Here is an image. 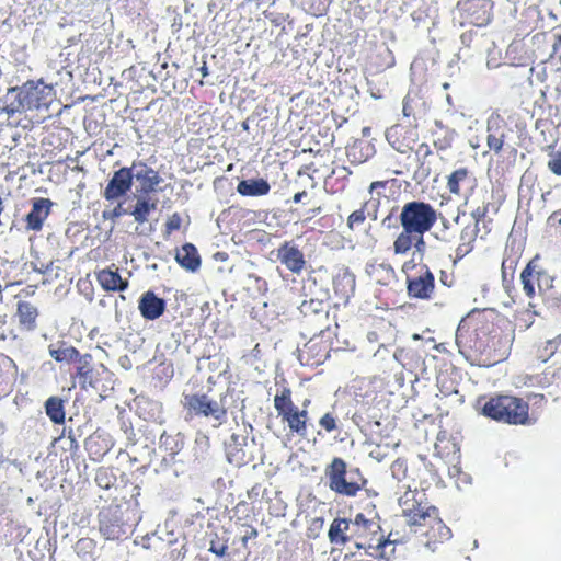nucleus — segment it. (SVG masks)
I'll list each match as a JSON object with an SVG mask.
<instances>
[{"mask_svg": "<svg viewBox=\"0 0 561 561\" xmlns=\"http://www.w3.org/2000/svg\"><path fill=\"white\" fill-rule=\"evenodd\" d=\"M513 341L512 323L484 311L468 316L460 322L456 333L460 353L472 364L484 367L503 360Z\"/></svg>", "mask_w": 561, "mask_h": 561, "instance_id": "1", "label": "nucleus"}, {"mask_svg": "<svg viewBox=\"0 0 561 561\" xmlns=\"http://www.w3.org/2000/svg\"><path fill=\"white\" fill-rule=\"evenodd\" d=\"M328 537L332 545L344 547L354 543L356 549H363L367 556L378 560H389L394 553V541L385 537L377 520L367 518L363 513H357L354 519L334 518Z\"/></svg>", "mask_w": 561, "mask_h": 561, "instance_id": "2", "label": "nucleus"}, {"mask_svg": "<svg viewBox=\"0 0 561 561\" xmlns=\"http://www.w3.org/2000/svg\"><path fill=\"white\" fill-rule=\"evenodd\" d=\"M438 219L437 210L422 201L405 203L399 215L402 230L392 243L396 255H407L411 250L421 255L426 250L425 234L433 229Z\"/></svg>", "mask_w": 561, "mask_h": 561, "instance_id": "3", "label": "nucleus"}, {"mask_svg": "<svg viewBox=\"0 0 561 561\" xmlns=\"http://www.w3.org/2000/svg\"><path fill=\"white\" fill-rule=\"evenodd\" d=\"M56 96L53 85L44 83L43 79L28 80L21 87L8 89L1 112L9 117L16 113L33 110H48Z\"/></svg>", "mask_w": 561, "mask_h": 561, "instance_id": "4", "label": "nucleus"}, {"mask_svg": "<svg viewBox=\"0 0 561 561\" xmlns=\"http://www.w3.org/2000/svg\"><path fill=\"white\" fill-rule=\"evenodd\" d=\"M477 410L484 417L503 424L525 426L534 423L529 414V403L516 396L479 397Z\"/></svg>", "mask_w": 561, "mask_h": 561, "instance_id": "5", "label": "nucleus"}, {"mask_svg": "<svg viewBox=\"0 0 561 561\" xmlns=\"http://www.w3.org/2000/svg\"><path fill=\"white\" fill-rule=\"evenodd\" d=\"M207 390L184 392L182 405L184 411L190 417H205L211 419L221 425L227 421L229 407L227 405V399L230 389L227 388L216 397L214 393L213 386L216 380L213 376L207 378Z\"/></svg>", "mask_w": 561, "mask_h": 561, "instance_id": "6", "label": "nucleus"}, {"mask_svg": "<svg viewBox=\"0 0 561 561\" xmlns=\"http://www.w3.org/2000/svg\"><path fill=\"white\" fill-rule=\"evenodd\" d=\"M324 478L328 488L343 497H356L368 484L359 468L347 470L346 461L340 457H334L325 466Z\"/></svg>", "mask_w": 561, "mask_h": 561, "instance_id": "7", "label": "nucleus"}, {"mask_svg": "<svg viewBox=\"0 0 561 561\" xmlns=\"http://www.w3.org/2000/svg\"><path fill=\"white\" fill-rule=\"evenodd\" d=\"M405 274L407 294L412 299L431 300L435 291V276L428 265H416L412 260L401 266Z\"/></svg>", "mask_w": 561, "mask_h": 561, "instance_id": "8", "label": "nucleus"}, {"mask_svg": "<svg viewBox=\"0 0 561 561\" xmlns=\"http://www.w3.org/2000/svg\"><path fill=\"white\" fill-rule=\"evenodd\" d=\"M99 531L106 540H119L127 537L130 526L123 505L115 500L98 513Z\"/></svg>", "mask_w": 561, "mask_h": 561, "instance_id": "9", "label": "nucleus"}, {"mask_svg": "<svg viewBox=\"0 0 561 561\" xmlns=\"http://www.w3.org/2000/svg\"><path fill=\"white\" fill-rule=\"evenodd\" d=\"M407 486L408 491L400 499L402 515L409 525L425 526L426 518L437 513V508L428 505L424 493L419 492L416 488L411 490V485Z\"/></svg>", "mask_w": 561, "mask_h": 561, "instance_id": "10", "label": "nucleus"}, {"mask_svg": "<svg viewBox=\"0 0 561 561\" xmlns=\"http://www.w3.org/2000/svg\"><path fill=\"white\" fill-rule=\"evenodd\" d=\"M493 3L490 0H462L457 3L461 26H486L492 20Z\"/></svg>", "mask_w": 561, "mask_h": 561, "instance_id": "11", "label": "nucleus"}, {"mask_svg": "<svg viewBox=\"0 0 561 561\" xmlns=\"http://www.w3.org/2000/svg\"><path fill=\"white\" fill-rule=\"evenodd\" d=\"M478 186V179L474 172L467 167L455 169L446 181V187L451 195L463 196L465 204L469 203V195Z\"/></svg>", "mask_w": 561, "mask_h": 561, "instance_id": "12", "label": "nucleus"}, {"mask_svg": "<svg viewBox=\"0 0 561 561\" xmlns=\"http://www.w3.org/2000/svg\"><path fill=\"white\" fill-rule=\"evenodd\" d=\"M331 343L322 337L310 339L298 353L302 366L318 367L330 356Z\"/></svg>", "mask_w": 561, "mask_h": 561, "instance_id": "13", "label": "nucleus"}, {"mask_svg": "<svg viewBox=\"0 0 561 561\" xmlns=\"http://www.w3.org/2000/svg\"><path fill=\"white\" fill-rule=\"evenodd\" d=\"M133 168L123 167L114 172L112 179L103 191V197L113 202L126 195L133 186Z\"/></svg>", "mask_w": 561, "mask_h": 561, "instance_id": "14", "label": "nucleus"}, {"mask_svg": "<svg viewBox=\"0 0 561 561\" xmlns=\"http://www.w3.org/2000/svg\"><path fill=\"white\" fill-rule=\"evenodd\" d=\"M276 257L293 274L300 275L307 265L304 252L294 241L282 243L276 250Z\"/></svg>", "mask_w": 561, "mask_h": 561, "instance_id": "15", "label": "nucleus"}, {"mask_svg": "<svg viewBox=\"0 0 561 561\" xmlns=\"http://www.w3.org/2000/svg\"><path fill=\"white\" fill-rule=\"evenodd\" d=\"M523 252L524 244L520 240L516 238L507 240L501 266L502 279L504 283L513 280Z\"/></svg>", "mask_w": 561, "mask_h": 561, "instance_id": "16", "label": "nucleus"}, {"mask_svg": "<svg viewBox=\"0 0 561 561\" xmlns=\"http://www.w3.org/2000/svg\"><path fill=\"white\" fill-rule=\"evenodd\" d=\"M134 178L139 183L138 192L141 195H149L157 191V186L162 181L159 172L149 167L146 162H134L133 165Z\"/></svg>", "mask_w": 561, "mask_h": 561, "instance_id": "17", "label": "nucleus"}, {"mask_svg": "<svg viewBox=\"0 0 561 561\" xmlns=\"http://www.w3.org/2000/svg\"><path fill=\"white\" fill-rule=\"evenodd\" d=\"M54 203L49 198L36 197L32 199L31 211L25 216L27 230L41 231L45 220L48 218Z\"/></svg>", "mask_w": 561, "mask_h": 561, "instance_id": "18", "label": "nucleus"}, {"mask_svg": "<svg viewBox=\"0 0 561 561\" xmlns=\"http://www.w3.org/2000/svg\"><path fill=\"white\" fill-rule=\"evenodd\" d=\"M386 136L390 145L401 153H407L413 150L417 140V133L415 129L400 125L392 126L388 129Z\"/></svg>", "mask_w": 561, "mask_h": 561, "instance_id": "19", "label": "nucleus"}, {"mask_svg": "<svg viewBox=\"0 0 561 561\" xmlns=\"http://www.w3.org/2000/svg\"><path fill=\"white\" fill-rule=\"evenodd\" d=\"M226 454L228 461L236 467L245 466L254 459L247 438L236 434L231 435L230 442L226 445Z\"/></svg>", "mask_w": 561, "mask_h": 561, "instance_id": "20", "label": "nucleus"}, {"mask_svg": "<svg viewBox=\"0 0 561 561\" xmlns=\"http://www.w3.org/2000/svg\"><path fill=\"white\" fill-rule=\"evenodd\" d=\"M165 308V300L158 297L152 290L145 291L138 301L139 312L148 321L160 318L164 313Z\"/></svg>", "mask_w": 561, "mask_h": 561, "instance_id": "21", "label": "nucleus"}, {"mask_svg": "<svg viewBox=\"0 0 561 561\" xmlns=\"http://www.w3.org/2000/svg\"><path fill=\"white\" fill-rule=\"evenodd\" d=\"M112 437L96 430L84 442L85 450L93 461L101 460L113 447Z\"/></svg>", "mask_w": 561, "mask_h": 561, "instance_id": "22", "label": "nucleus"}, {"mask_svg": "<svg viewBox=\"0 0 561 561\" xmlns=\"http://www.w3.org/2000/svg\"><path fill=\"white\" fill-rule=\"evenodd\" d=\"M506 124L503 118L497 115L488 121L486 127V145L495 154H500L504 148L506 139Z\"/></svg>", "mask_w": 561, "mask_h": 561, "instance_id": "23", "label": "nucleus"}, {"mask_svg": "<svg viewBox=\"0 0 561 561\" xmlns=\"http://www.w3.org/2000/svg\"><path fill=\"white\" fill-rule=\"evenodd\" d=\"M15 317L22 331L33 332L37 329L39 311L31 301L19 300L16 302Z\"/></svg>", "mask_w": 561, "mask_h": 561, "instance_id": "24", "label": "nucleus"}, {"mask_svg": "<svg viewBox=\"0 0 561 561\" xmlns=\"http://www.w3.org/2000/svg\"><path fill=\"white\" fill-rule=\"evenodd\" d=\"M95 278L105 291H124L129 286L128 280L122 278L114 264L96 272Z\"/></svg>", "mask_w": 561, "mask_h": 561, "instance_id": "25", "label": "nucleus"}, {"mask_svg": "<svg viewBox=\"0 0 561 561\" xmlns=\"http://www.w3.org/2000/svg\"><path fill=\"white\" fill-rule=\"evenodd\" d=\"M424 527H427V529L422 533L427 538L426 545L443 542L451 537L449 527H447L438 516V512L426 518V525Z\"/></svg>", "mask_w": 561, "mask_h": 561, "instance_id": "26", "label": "nucleus"}, {"mask_svg": "<svg viewBox=\"0 0 561 561\" xmlns=\"http://www.w3.org/2000/svg\"><path fill=\"white\" fill-rule=\"evenodd\" d=\"M493 208L492 203L489 199L483 198L481 205L476 206L470 216L473 220L472 225H467L469 228H477V234L479 236L482 231L488 234L491 231L492 218L489 217V213Z\"/></svg>", "mask_w": 561, "mask_h": 561, "instance_id": "27", "label": "nucleus"}, {"mask_svg": "<svg viewBox=\"0 0 561 561\" xmlns=\"http://www.w3.org/2000/svg\"><path fill=\"white\" fill-rule=\"evenodd\" d=\"M309 400H306L302 403L304 409H295L290 413H287V415H284L282 421L287 424L289 431L291 433H295L299 436H305L307 433V423L309 420L308 411L306 410V407L308 405Z\"/></svg>", "mask_w": 561, "mask_h": 561, "instance_id": "28", "label": "nucleus"}, {"mask_svg": "<svg viewBox=\"0 0 561 561\" xmlns=\"http://www.w3.org/2000/svg\"><path fill=\"white\" fill-rule=\"evenodd\" d=\"M175 261L188 272H196L201 266V256L196 247L192 243H185L176 250Z\"/></svg>", "mask_w": 561, "mask_h": 561, "instance_id": "29", "label": "nucleus"}, {"mask_svg": "<svg viewBox=\"0 0 561 561\" xmlns=\"http://www.w3.org/2000/svg\"><path fill=\"white\" fill-rule=\"evenodd\" d=\"M270 191V183L262 178L242 180L237 185V192L242 196H264Z\"/></svg>", "mask_w": 561, "mask_h": 561, "instance_id": "30", "label": "nucleus"}, {"mask_svg": "<svg viewBox=\"0 0 561 561\" xmlns=\"http://www.w3.org/2000/svg\"><path fill=\"white\" fill-rule=\"evenodd\" d=\"M157 209V201H152L148 195H141L137 198L134 208L129 211V215L134 217V220L142 225L148 221L151 211Z\"/></svg>", "mask_w": 561, "mask_h": 561, "instance_id": "31", "label": "nucleus"}, {"mask_svg": "<svg viewBox=\"0 0 561 561\" xmlns=\"http://www.w3.org/2000/svg\"><path fill=\"white\" fill-rule=\"evenodd\" d=\"M477 228L463 227L460 232V243L455 249L454 263L462 260L474 249V241L478 238Z\"/></svg>", "mask_w": 561, "mask_h": 561, "instance_id": "32", "label": "nucleus"}, {"mask_svg": "<svg viewBox=\"0 0 561 561\" xmlns=\"http://www.w3.org/2000/svg\"><path fill=\"white\" fill-rule=\"evenodd\" d=\"M538 267V256L531 259L520 274L523 290L528 298H534L537 294L536 274Z\"/></svg>", "mask_w": 561, "mask_h": 561, "instance_id": "33", "label": "nucleus"}, {"mask_svg": "<svg viewBox=\"0 0 561 561\" xmlns=\"http://www.w3.org/2000/svg\"><path fill=\"white\" fill-rule=\"evenodd\" d=\"M48 352L50 357L58 363L75 364L76 359H79V351L66 342H59L57 345L50 344Z\"/></svg>", "mask_w": 561, "mask_h": 561, "instance_id": "34", "label": "nucleus"}, {"mask_svg": "<svg viewBox=\"0 0 561 561\" xmlns=\"http://www.w3.org/2000/svg\"><path fill=\"white\" fill-rule=\"evenodd\" d=\"M274 408L280 419L298 408L293 401V391L289 387L284 386L277 391L274 397Z\"/></svg>", "mask_w": 561, "mask_h": 561, "instance_id": "35", "label": "nucleus"}, {"mask_svg": "<svg viewBox=\"0 0 561 561\" xmlns=\"http://www.w3.org/2000/svg\"><path fill=\"white\" fill-rule=\"evenodd\" d=\"M367 273L370 278L380 285H388L396 277V271L389 263L369 264Z\"/></svg>", "mask_w": 561, "mask_h": 561, "instance_id": "36", "label": "nucleus"}, {"mask_svg": "<svg viewBox=\"0 0 561 561\" xmlns=\"http://www.w3.org/2000/svg\"><path fill=\"white\" fill-rule=\"evenodd\" d=\"M436 126L439 128L438 131L433 133V145L436 150L445 151L451 148L455 139V131L445 127L440 122H436Z\"/></svg>", "mask_w": 561, "mask_h": 561, "instance_id": "37", "label": "nucleus"}, {"mask_svg": "<svg viewBox=\"0 0 561 561\" xmlns=\"http://www.w3.org/2000/svg\"><path fill=\"white\" fill-rule=\"evenodd\" d=\"M45 411L50 421L55 424L65 422L64 401L59 397H50L45 402Z\"/></svg>", "mask_w": 561, "mask_h": 561, "instance_id": "38", "label": "nucleus"}, {"mask_svg": "<svg viewBox=\"0 0 561 561\" xmlns=\"http://www.w3.org/2000/svg\"><path fill=\"white\" fill-rule=\"evenodd\" d=\"M95 483L104 490H117V478L110 467H100L95 472Z\"/></svg>", "mask_w": 561, "mask_h": 561, "instance_id": "39", "label": "nucleus"}, {"mask_svg": "<svg viewBox=\"0 0 561 561\" xmlns=\"http://www.w3.org/2000/svg\"><path fill=\"white\" fill-rule=\"evenodd\" d=\"M93 357L91 354H80L79 359H76V375L83 379L84 381L92 377L93 367H92Z\"/></svg>", "mask_w": 561, "mask_h": 561, "instance_id": "40", "label": "nucleus"}, {"mask_svg": "<svg viewBox=\"0 0 561 561\" xmlns=\"http://www.w3.org/2000/svg\"><path fill=\"white\" fill-rule=\"evenodd\" d=\"M432 154V149L426 142L420 144L415 150V156L420 164V169L426 176L430 175L431 173V164L427 161V158L431 157Z\"/></svg>", "mask_w": 561, "mask_h": 561, "instance_id": "41", "label": "nucleus"}, {"mask_svg": "<svg viewBox=\"0 0 561 561\" xmlns=\"http://www.w3.org/2000/svg\"><path fill=\"white\" fill-rule=\"evenodd\" d=\"M301 311L305 316H308L309 313H316L323 316L325 319L329 317L327 305L322 300L311 299L309 301H304L301 305Z\"/></svg>", "mask_w": 561, "mask_h": 561, "instance_id": "42", "label": "nucleus"}, {"mask_svg": "<svg viewBox=\"0 0 561 561\" xmlns=\"http://www.w3.org/2000/svg\"><path fill=\"white\" fill-rule=\"evenodd\" d=\"M547 150L549 158L547 162L548 170L552 174L561 176V149L556 150L552 146H548Z\"/></svg>", "mask_w": 561, "mask_h": 561, "instance_id": "43", "label": "nucleus"}, {"mask_svg": "<svg viewBox=\"0 0 561 561\" xmlns=\"http://www.w3.org/2000/svg\"><path fill=\"white\" fill-rule=\"evenodd\" d=\"M368 205L369 202H365L359 209H356L348 215L346 225L350 230H354L365 222Z\"/></svg>", "mask_w": 561, "mask_h": 561, "instance_id": "44", "label": "nucleus"}, {"mask_svg": "<svg viewBox=\"0 0 561 561\" xmlns=\"http://www.w3.org/2000/svg\"><path fill=\"white\" fill-rule=\"evenodd\" d=\"M95 548L96 542L92 538L88 537L80 538L75 545V551L81 558L92 556L95 551Z\"/></svg>", "mask_w": 561, "mask_h": 561, "instance_id": "45", "label": "nucleus"}, {"mask_svg": "<svg viewBox=\"0 0 561 561\" xmlns=\"http://www.w3.org/2000/svg\"><path fill=\"white\" fill-rule=\"evenodd\" d=\"M536 282L537 288L539 293H546L547 290L553 287V277L548 274L545 270H542L539 265L537 267Z\"/></svg>", "mask_w": 561, "mask_h": 561, "instance_id": "46", "label": "nucleus"}, {"mask_svg": "<svg viewBox=\"0 0 561 561\" xmlns=\"http://www.w3.org/2000/svg\"><path fill=\"white\" fill-rule=\"evenodd\" d=\"M337 417L332 412H327L319 420V425L327 432L332 433L337 430Z\"/></svg>", "mask_w": 561, "mask_h": 561, "instance_id": "47", "label": "nucleus"}, {"mask_svg": "<svg viewBox=\"0 0 561 561\" xmlns=\"http://www.w3.org/2000/svg\"><path fill=\"white\" fill-rule=\"evenodd\" d=\"M553 382H561V366L557 368L549 367L542 373V379L540 380L542 386H549Z\"/></svg>", "mask_w": 561, "mask_h": 561, "instance_id": "48", "label": "nucleus"}, {"mask_svg": "<svg viewBox=\"0 0 561 561\" xmlns=\"http://www.w3.org/2000/svg\"><path fill=\"white\" fill-rule=\"evenodd\" d=\"M554 354L556 351H553V347L551 346L549 341H546L543 344L538 345L535 351L536 358L541 363H546Z\"/></svg>", "mask_w": 561, "mask_h": 561, "instance_id": "49", "label": "nucleus"}, {"mask_svg": "<svg viewBox=\"0 0 561 561\" xmlns=\"http://www.w3.org/2000/svg\"><path fill=\"white\" fill-rule=\"evenodd\" d=\"M182 225V218L180 214L174 213L171 216L168 217L165 224H164V236L169 237L174 231H178L181 229Z\"/></svg>", "mask_w": 561, "mask_h": 561, "instance_id": "50", "label": "nucleus"}, {"mask_svg": "<svg viewBox=\"0 0 561 561\" xmlns=\"http://www.w3.org/2000/svg\"><path fill=\"white\" fill-rule=\"evenodd\" d=\"M126 214H129V211L123 207L122 203H118L112 210L103 211V218L110 219V220H115L116 218H119Z\"/></svg>", "mask_w": 561, "mask_h": 561, "instance_id": "51", "label": "nucleus"}, {"mask_svg": "<svg viewBox=\"0 0 561 561\" xmlns=\"http://www.w3.org/2000/svg\"><path fill=\"white\" fill-rule=\"evenodd\" d=\"M391 470L393 477H396L398 480L405 478L407 467L404 461L396 460L391 466Z\"/></svg>", "mask_w": 561, "mask_h": 561, "instance_id": "52", "label": "nucleus"}, {"mask_svg": "<svg viewBox=\"0 0 561 561\" xmlns=\"http://www.w3.org/2000/svg\"><path fill=\"white\" fill-rule=\"evenodd\" d=\"M222 365H224V369L219 371V375H224V374L228 373L229 365H228L227 360H225L222 357H214L213 359L210 358L209 368L211 370L220 368Z\"/></svg>", "mask_w": 561, "mask_h": 561, "instance_id": "53", "label": "nucleus"}, {"mask_svg": "<svg viewBox=\"0 0 561 561\" xmlns=\"http://www.w3.org/2000/svg\"><path fill=\"white\" fill-rule=\"evenodd\" d=\"M439 282L442 285L450 288L456 284V277L454 273L442 270L439 273Z\"/></svg>", "mask_w": 561, "mask_h": 561, "instance_id": "54", "label": "nucleus"}, {"mask_svg": "<svg viewBox=\"0 0 561 561\" xmlns=\"http://www.w3.org/2000/svg\"><path fill=\"white\" fill-rule=\"evenodd\" d=\"M257 535H259V533H257L255 527L248 526L245 531H244V534H243V536H242V538H241L242 545L245 547L248 540L256 538Z\"/></svg>", "mask_w": 561, "mask_h": 561, "instance_id": "55", "label": "nucleus"}, {"mask_svg": "<svg viewBox=\"0 0 561 561\" xmlns=\"http://www.w3.org/2000/svg\"><path fill=\"white\" fill-rule=\"evenodd\" d=\"M228 550V547L226 545H216L215 542H211V546L209 548V551L215 553L216 556L222 557L226 554Z\"/></svg>", "mask_w": 561, "mask_h": 561, "instance_id": "56", "label": "nucleus"}, {"mask_svg": "<svg viewBox=\"0 0 561 561\" xmlns=\"http://www.w3.org/2000/svg\"><path fill=\"white\" fill-rule=\"evenodd\" d=\"M548 221H549L550 226L561 227V209L557 210V211H553L549 216Z\"/></svg>", "mask_w": 561, "mask_h": 561, "instance_id": "57", "label": "nucleus"}, {"mask_svg": "<svg viewBox=\"0 0 561 561\" xmlns=\"http://www.w3.org/2000/svg\"><path fill=\"white\" fill-rule=\"evenodd\" d=\"M548 341L551 344V346L553 347V351H556V353L561 354V333L558 334L556 337L548 340Z\"/></svg>", "mask_w": 561, "mask_h": 561, "instance_id": "58", "label": "nucleus"}, {"mask_svg": "<svg viewBox=\"0 0 561 561\" xmlns=\"http://www.w3.org/2000/svg\"><path fill=\"white\" fill-rule=\"evenodd\" d=\"M442 225H443V227L445 228V230H443V231H442V233H443L442 239H443L444 241H448V240H450V237H451V236H447L446 230H448V229L450 228V222L448 221V219L443 218V219H442Z\"/></svg>", "mask_w": 561, "mask_h": 561, "instance_id": "59", "label": "nucleus"}, {"mask_svg": "<svg viewBox=\"0 0 561 561\" xmlns=\"http://www.w3.org/2000/svg\"><path fill=\"white\" fill-rule=\"evenodd\" d=\"M307 196H308V193H307V191H305V190H304V191H300V192H297V193H295V195L293 196V202H294L295 204H298V203L302 202V199H304L305 197H307Z\"/></svg>", "mask_w": 561, "mask_h": 561, "instance_id": "60", "label": "nucleus"}, {"mask_svg": "<svg viewBox=\"0 0 561 561\" xmlns=\"http://www.w3.org/2000/svg\"><path fill=\"white\" fill-rule=\"evenodd\" d=\"M8 337H11L13 340L16 339V334H15L14 330H9L8 333H5L4 331L0 332V342L7 341Z\"/></svg>", "mask_w": 561, "mask_h": 561, "instance_id": "61", "label": "nucleus"}, {"mask_svg": "<svg viewBox=\"0 0 561 561\" xmlns=\"http://www.w3.org/2000/svg\"><path fill=\"white\" fill-rule=\"evenodd\" d=\"M528 399L533 401L534 404L541 403L545 401V396L541 393H533L528 396Z\"/></svg>", "mask_w": 561, "mask_h": 561, "instance_id": "62", "label": "nucleus"}, {"mask_svg": "<svg viewBox=\"0 0 561 561\" xmlns=\"http://www.w3.org/2000/svg\"><path fill=\"white\" fill-rule=\"evenodd\" d=\"M357 149H358V146H356V145H355V146H353V147L351 148V150H350V151H348V153H347V156H348V157H352V158H353V160H352L353 162H355V161H356V162H362V161H363V159H362V158H357V157H356V150H357Z\"/></svg>", "mask_w": 561, "mask_h": 561, "instance_id": "63", "label": "nucleus"}, {"mask_svg": "<svg viewBox=\"0 0 561 561\" xmlns=\"http://www.w3.org/2000/svg\"><path fill=\"white\" fill-rule=\"evenodd\" d=\"M198 70L201 71L202 78H206L208 76V68L205 61Z\"/></svg>", "mask_w": 561, "mask_h": 561, "instance_id": "64", "label": "nucleus"}]
</instances>
